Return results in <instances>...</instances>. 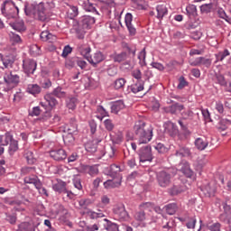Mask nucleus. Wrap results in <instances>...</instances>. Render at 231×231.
<instances>
[{"label":"nucleus","instance_id":"nucleus-1","mask_svg":"<svg viewBox=\"0 0 231 231\" xmlns=\"http://www.w3.org/2000/svg\"><path fill=\"white\" fill-rule=\"evenodd\" d=\"M134 131L139 144L149 143L152 140V128L148 127L143 121H137L134 126Z\"/></svg>","mask_w":231,"mask_h":231},{"label":"nucleus","instance_id":"nucleus-2","mask_svg":"<svg viewBox=\"0 0 231 231\" xmlns=\"http://www.w3.org/2000/svg\"><path fill=\"white\" fill-rule=\"evenodd\" d=\"M196 180V175L194 174H182L179 178V181L173 185V187L170 189V193L171 196H178V194H182L185 192L189 186ZM189 185V186H188Z\"/></svg>","mask_w":231,"mask_h":231},{"label":"nucleus","instance_id":"nucleus-3","mask_svg":"<svg viewBox=\"0 0 231 231\" xmlns=\"http://www.w3.org/2000/svg\"><path fill=\"white\" fill-rule=\"evenodd\" d=\"M1 12L8 21L16 19L19 15V7L12 0H5L1 5Z\"/></svg>","mask_w":231,"mask_h":231},{"label":"nucleus","instance_id":"nucleus-4","mask_svg":"<svg viewBox=\"0 0 231 231\" xmlns=\"http://www.w3.org/2000/svg\"><path fill=\"white\" fill-rule=\"evenodd\" d=\"M33 19L41 21L42 23H48V21H50V16L46 14V7H44L42 3L36 5V12Z\"/></svg>","mask_w":231,"mask_h":231},{"label":"nucleus","instance_id":"nucleus-5","mask_svg":"<svg viewBox=\"0 0 231 231\" xmlns=\"http://www.w3.org/2000/svg\"><path fill=\"white\" fill-rule=\"evenodd\" d=\"M122 185V175L113 174L111 179L104 182L105 189H118Z\"/></svg>","mask_w":231,"mask_h":231},{"label":"nucleus","instance_id":"nucleus-6","mask_svg":"<svg viewBox=\"0 0 231 231\" xmlns=\"http://www.w3.org/2000/svg\"><path fill=\"white\" fill-rule=\"evenodd\" d=\"M140 162H152V150L151 145H146L139 150Z\"/></svg>","mask_w":231,"mask_h":231},{"label":"nucleus","instance_id":"nucleus-7","mask_svg":"<svg viewBox=\"0 0 231 231\" xmlns=\"http://www.w3.org/2000/svg\"><path fill=\"white\" fill-rule=\"evenodd\" d=\"M23 71L30 77V75H33L35 70L37 69V61L34 60H24L23 64Z\"/></svg>","mask_w":231,"mask_h":231},{"label":"nucleus","instance_id":"nucleus-8","mask_svg":"<svg viewBox=\"0 0 231 231\" xmlns=\"http://www.w3.org/2000/svg\"><path fill=\"white\" fill-rule=\"evenodd\" d=\"M104 140V132H100L99 135H97L96 140H93V142H88L85 145V149L88 152H90V154H93L94 152H97V143H100Z\"/></svg>","mask_w":231,"mask_h":231},{"label":"nucleus","instance_id":"nucleus-9","mask_svg":"<svg viewBox=\"0 0 231 231\" xmlns=\"http://www.w3.org/2000/svg\"><path fill=\"white\" fill-rule=\"evenodd\" d=\"M95 23V16L84 15L79 20V24L83 28V30H89Z\"/></svg>","mask_w":231,"mask_h":231},{"label":"nucleus","instance_id":"nucleus-10","mask_svg":"<svg viewBox=\"0 0 231 231\" xmlns=\"http://www.w3.org/2000/svg\"><path fill=\"white\" fill-rule=\"evenodd\" d=\"M50 156L52 160H55V162H62V160H66V158H68V153H66L64 149L60 148L51 150L50 152Z\"/></svg>","mask_w":231,"mask_h":231},{"label":"nucleus","instance_id":"nucleus-11","mask_svg":"<svg viewBox=\"0 0 231 231\" xmlns=\"http://www.w3.org/2000/svg\"><path fill=\"white\" fill-rule=\"evenodd\" d=\"M9 26L18 32V33H24L26 32V25H24V22L23 20L14 19V21L8 22Z\"/></svg>","mask_w":231,"mask_h":231},{"label":"nucleus","instance_id":"nucleus-12","mask_svg":"<svg viewBox=\"0 0 231 231\" xmlns=\"http://www.w3.org/2000/svg\"><path fill=\"white\" fill-rule=\"evenodd\" d=\"M103 60H106V55L102 53V51H97L94 53L93 57H89L88 61L89 64L93 66V68H97L100 62H103Z\"/></svg>","mask_w":231,"mask_h":231},{"label":"nucleus","instance_id":"nucleus-13","mask_svg":"<svg viewBox=\"0 0 231 231\" xmlns=\"http://www.w3.org/2000/svg\"><path fill=\"white\" fill-rule=\"evenodd\" d=\"M175 156H179L180 158H188L189 156H192V152H190V149H189V147L180 145L175 152Z\"/></svg>","mask_w":231,"mask_h":231},{"label":"nucleus","instance_id":"nucleus-14","mask_svg":"<svg viewBox=\"0 0 231 231\" xmlns=\"http://www.w3.org/2000/svg\"><path fill=\"white\" fill-rule=\"evenodd\" d=\"M81 6L86 12H91L92 14H95V15H99L98 11H97V5L91 4L89 0L83 1Z\"/></svg>","mask_w":231,"mask_h":231},{"label":"nucleus","instance_id":"nucleus-15","mask_svg":"<svg viewBox=\"0 0 231 231\" xmlns=\"http://www.w3.org/2000/svg\"><path fill=\"white\" fill-rule=\"evenodd\" d=\"M164 128L165 133H167L170 136H176L178 134V126L171 121L165 124Z\"/></svg>","mask_w":231,"mask_h":231},{"label":"nucleus","instance_id":"nucleus-16","mask_svg":"<svg viewBox=\"0 0 231 231\" xmlns=\"http://www.w3.org/2000/svg\"><path fill=\"white\" fill-rule=\"evenodd\" d=\"M115 214L119 217L120 221H128L129 214L125 210V208L119 207L115 209Z\"/></svg>","mask_w":231,"mask_h":231},{"label":"nucleus","instance_id":"nucleus-17","mask_svg":"<svg viewBox=\"0 0 231 231\" xmlns=\"http://www.w3.org/2000/svg\"><path fill=\"white\" fill-rule=\"evenodd\" d=\"M24 183H27L29 185H34L35 189H39L41 187V180L37 177V175H29L24 178Z\"/></svg>","mask_w":231,"mask_h":231},{"label":"nucleus","instance_id":"nucleus-18","mask_svg":"<svg viewBox=\"0 0 231 231\" xmlns=\"http://www.w3.org/2000/svg\"><path fill=\"white\" fill-rule=\"evenodd\" d=\"M24 14L25 15H27L28 17H35V12H37V5H34L33 4H28L25 3L24 4Z\"/></svg>","mask_w":231,"mask_h":231},{"label":"nucleus","instance_id":"nucleus-19","mask_svg":"<svg viewBox=\"0 0 231 231\" xmlns=\"http://www.w3.org/2000/svg\"><path fill=\"white\" fill-rule=\"evenodd\" d=\"M5 81L6 84H12L13 86H17L20 81L19 75L15 74V72H10L5 78Z\"/></svg>","mask_w":231,"mask_h":231},{"label":"nucleus","instance_id":"nucleus-20","mask_svg":"<svg viewBox=\"0 0 231 231\" xmlns=\"http://www.w3.org/2000/svg\"><path fill=\"white\" fill-rule=\"evenodd\" d=\"M52 189L54 192H58V194H63L66 192L68 189H66V182L62 180H57L56 183L52 185Z\"/></svg>","mask_w":231,"mask_h":231},{"label":"nucleus","instance_id":"nucleus-21","mask_svg":"<svg viewBox=\"0 0 231 231\" xmlns=\"http://www.w3.org/2000/svg\"><path fill=\"white\" fill-rule=\"evenodd\" d=\"M157 180L160 187H167L171 183L170 174H159Z\"/></svg>","mask_w":231,"mask_h":231},{"label":"nucleus","instance_id":"nucleus-22","mask_svg":"<svg viewBox=\"0 0 231 231\" xmlns=\"http://www.w3.org/2000/svg\"><path fill=\"white\" fill-rule=\"evenodd\" d=\"M222 207L224 209V214L220 215V220L226 221V219H230L231 207H230V205H227L226 202H222Z\"/></svg>","mask_w":231,"mask_h":231},{"label":"nucleus","instance_id":"nucleus-23","mask_svg":"<svg viewBox=\"0 0 231 231\" xmlns=\"http://www.w3.org/2000/svg\"><path fill=\"white\" fill-rule=\"evenodd\" d=\"M44 100L48 103L51 109H53V107L59 105V101H57V98H55V96L52 93L46 94L44 96Z\"/></svg>","mask_w":231,"mask_h":231},{"label":"nucleus","instance_id":"nucleus-24","mask_svg":"<svg viewBox=\"0 0 231 231\" xmlns=\"http://www.w3.org/2000/svg\"><path fill=\"white\" fill-rule=\"evenodd\" d=\"M27 93L37 97L42 91V88L38 84H29L26 88Z\"/></svg>","mask_w":231,"mask_h":231},{"label":"nucleus","instance_id":"nucleus-25","mask_svg":"<svg viewBox=\"0 0 231 231\" xmlns=\"http://www.w3.org/2000/svg\"><path fill=\"white\" fill-rule=\"evenodd\" d=\"M80 169L83 174H98V166L97 165H82Z\"/></svg>","mask_w":231,"mask_h":231},{"label":"nucleus","instance_id":"nucleus-26","mask_svg":"<svg viewBox=\"0 0 231 231\" xmlns=\"http://www.w3.org/2000/svg\"><path fill=\"white\" fill-rule=\"evenodd\" d=\"M185 109V106L180 103H174L171 106L167 107V113H171V115H176L177 111L181 113Z\"/></svg>","mask_w":231,"mask_h":231},{"label":"nucleus","instance_id":"nucleus-27","mask_svg":"<svg viewBox=\"0 0 231 231\" xmlns=\"http://www.w3.org/2000/svg\"><path fill=\"white\" fill-rule=\"evenodd\" d=\"M127 80H125V79L124 78H119L117 79H116L114 81V83L112 84V87L114 88V89H116V91H123L125 84H126Z\"/></svg>","mask_w":231,"mask_h":231},{"label":"nucleus","instance_id":"nucleus-28","mask_svg":"<svg viewBox=\"0 0 231 231\" xmlns=\"http://www.w3.org/2000/svg\"><path fill=\"white\" fill-rule=\"evenodd\" d=\"M156 12H157L156 17L160 21H162V19H163V17H165V15H167V14L169 13V10L167 9V6H165L163 5H159L156 6Z\"/></svg>","mask_w":231,"mask_h":231},{"label":"nucleus","instance_id":"nucleus-29","mask_svg":"<svg viewBox=\"0 0 231 231\" xmlns=\"http://www.w3.org/2000/svg\"><path fill=\"white\" fill-rule=\"evenodd\" d=\"M79 51L87 60L91 57V47H89V45H80L79 47Z\"/></svg>","mask_w":231,"mask_h":231},{"label":"nucleus","instance_id":"nucleus-30","mask_svg":"<svg viewBox=\"0 0 231 231\" xmlns=\"http://www.w3.org/2000/svg\"><path fill=\"white\" fill-rule=\"evenodd\" d=\"M195 146L197 149H199V151H205V149L208 147V141H207V139L199 137L195 140Z\"/></svg>","mask_w":231,"mask_h":231},{"label":"nucleus","instance_id":"nucleus-31","mask_svg":"<svg viewBox=\"0 0 231 231\" xmlns=\"http://www.w3.org/2000/svg\"><path fill=\"white\" fill-rule=\"evenodd\" d=\"M67 16L69 19H75L79 15V7L76 5H68Z\"/></svg>","mask_w":231,"mask_h":231},{"label":"nucleus","instance_id":"nucleus-32","mask_svg":"<svg viewBox=\"0 0 231 231\" xmlns=\"http://www.w3.org/2000/svg\"><path fill=\"white\" fill-rule=\"evenodd\" d=\"M203 192L205 196H208V198H212V196L216 195V184H212V183L208 184L204 188Z\"/></svg>","mask_w":231,"mask_h":231},{"label":"nucleus","instance_id":"nucleus-33","mask_svg":"<svg viewBox=\"0 0 231 231\" xmlns=\"http://www.w3.org/2000/svg\"><path fill=\"white\" fill-rule=\"evenodd\" d=\"M213 80H215L217 84H219V86H223L224 88H226V86H228V82L225 79V76H223V74L221 73H215Z\"/></svg>","mask_w":231,"mask_h":231},{"label":"nucleus","instance_id":"nucleus-34","mask_svg":"<svg viewBox=\"0 0 231 231\" xmlns=\"http://www.w3.org/2000/svg\"><path fill=\"white\" fill-rule=\"evenodd\" d=\"M125 105L122 100L116 101L111 106V113H115V115H117L119 111H122V109H125Z\"/></svg>","mask_w":231,"mask_h":231},{"label":"nucleus","instance_id":"nucleus-35","mask_svg":"<svg viewBox=\"0 0 231 231\" xmlns=\"http://www.w3.org/2000/svg\"><path fill=\"white\" fill-rule=\"evenodd\" d=\"M114 62H124V60H127V52L123 51L121 53H115L111 55Z\"/></svg>","mask_w":231,"mask_h":231},{"label":"nucleus","instance_id":"nucleus-36","mask_svg":"<svg viewBox=\"0 0 231 231\" xmlns=\"http://www.w3.org/2000/svg\"><path fill=\"white\" fill-rule=\"evenodd\" d=\"M23 156L27 160V163H29V165H33V163L37 162V159L33 155V152L30 150H25Z\"/></svg>","mask_w":231,"mask_h":231},{"label":"nucleus","instance_id":"nucleus-37","mask_svg":"<svg viewBox=\"0 0 231 231\" xmlns=\"http://www.w3.org/2000/svg\"><path fill=\"white\" fill-rule=\"evenodd\" d=\"M14 140V136L9 133H6L5 135L0 136L1 145H10Z\"/></svg>","mask_w":231,"mask_h":231},{"label":"nucleus","instance_id":"nucleus-38","mask_svg":"<svg viewBox=\"0 0 231 231\" xmlns=\"http://www.w3.org/2000/svg\"><path fill=\"white\" fill-rule=\"evenodd\" d=\"M179 172H181L182 174H191L192 171L190 170V164H189V162L179 164Z\"/></svg>","mask_w":231,"mask_h":231},{"label":"nucleus","instance_id":"nucleus-39","mask_svg":"<svg viewBox=\"0 0 231 231\" xmlns=\"http://www.w3.org/2000/svg\"><path fill=\"white\" fill-rule=\"evenodd\" d=\"M40 121L47 123L46 125H51V112L46 110L43 112V115L40 117Z\"/></svg>","mask_w":231,"mask_h":231},{"label":"nucleus","instance_id":"nucleus-40","mask_svg":"<svg viewBox=\"0 0 231 231\" xmlns=\"http://www.w3.org/2000/svg\"><path fill=\"white\" fill-rule=\"evenodd\" d=\"M77 131H78L77 124L72 123L68 126L67 132L69 133V138H70L71 142L75 141V138H73V134H75V133H77Z\"/></svg>","mask_w":231,"mask_h":231},{"label":"nucleus","instance_id":"nucleus-41","mask_svg":"<svg viewBox=\"0 0 231 231\" xmlns=\"http://www.w3.org/2000/svg\"><path fill=\"white\" fill-rule=\"evenodd\" d=\"M143 81H137L135 84L131 86V91L133 93H140V91H143Z\"/></svg>","mask_w":231,"mask_h":231},{"label":"nucleus","instance_id":"nucleus-42","mask_svg":"<svg viewBox=\"0 0 231 231\" xmlns=\"http://www.w3.org/2000/svg\"><path fill=\"white\" fill-rule=\"evenodd\" d=\"M78 58L77 57H69L65 60V68L68 69H73L75 64H77Z\"/></svg>","mask_w":231,"mask_h":231},{"label":"nucleus","instance_id":"nucleus-43","mask_svg":"<svg viewBox=\"0 0 231 231\" xmlns=\"http://www.w3.org/2000/svg\"><path fill=\"white\" fill-rule=\"evenodd\" d=\"M186 12L189 17H196L198 15V9L195 5H189L186 7Z\"/></svg>","mask_w":231,"mask_h":231},{"label":"nucleus","instance_id":"nucleus-44","mask_svg":"<svg viewBox=\"0 0 231 231\" xmlns=\"http://www.w3.org/2000/svg\"><path fill=\"white\" fill-rule=\"evenodd\" d=\"M79 103V99L77 97H69L66 101L68 109H75L77 107V104Z\"/></svg>","mask_w":231,"mask_h":231},{"label":"nucleus","instance_id":"nucleus-45","mask_svg":"<svg viewBox=\"0 0 231 231\" xmlns=\"http://www.w3.org/2000/svg\"><path fill=\"white\" fill-rule=\"evenodd\" d=\"M10 41L13 44H21V42H23V39H21V35L11 32H10Z\"/></svg>","mask_w":231,"mask_h":231},{"label":"nucleus","instance_id":"nucleus-46","mask_svg":"<svg viewBox=\"0 0 231 231\" xmlns=\"http://www.w3.org/2000/svg\"><path fill=\"white\" fill-rule=\"evenodd\" d=\"M9 154H14L19 151V143L16 140H13L11 143L9 144Z\"/></svg>","mask_w":231,"mask_h":231},{"label":"nucleus","instance_id":"nucleus-47","mask_svg":"<svg viewBox=\"0 0 231 231\" xmlns=\"http://www.w3.org/2000/svg\"><path fill=\"white\" fill-rule=\"evenodd\" d=\"M54 96L57 97V98H65L66 97V92L61 87H57L56 88L53 89L51 92Z\"/></svg>","mask_w":231,"mask_h":231},{"label":"nucleus","instance_id":"nucleus-48","mask_svg":"<svg viewBox=\"0 0 231 231\" xmlns=\"http://www.w3.org/2000/svg\"><path fill=\"white\" fill-rule=\"evenodd\" d=\"M177 209L178 207L174 203L168 204L167 206H165V210L167 214H169L170 216H174V214H176Z\"/></svg>","mask_w":231,"mask_h":231},{"label":"nucleus","instance_id":"nucleus-49","mask_svg":"<svg viewBox=\"0 0 231 231\" xmlns=\"http://www.w3.org/2000/svg\"><path fill=\"white\" fill-rule=\"evenodd\" d=\"M97 111L99 113V115H101L97 116L98 120H104V117L109 116V113L106 111V108H104L102 106H98L97 107Z\"/></svg>","mask_w":231,"mask_h":231},{"label":"nucleus","instance_id":"nucleus-50","mask_svg":"<svg viewBox=\"0 0 231 231\" xmlns=\"http://www.w3.org/2000/svg\"><path fill=\"white\" fill-rule=\"evenodd\" d=\"M231 125V121L228 119H221L219 121V126L218 129H220V131H226V129H228V126Z\"/></svg>","mask_w":231,"mask_h":231},{"label":"nucleus","instance_id":"nucleus-51","mask_svg":"<svg viewBox=\"0 0 231 231\" xmlns=\"http://www.w3.org/2000/svg\"><path fill=\"white\" fill-rule=\"evenodd\" d=\"M2 62H3V65L5 66V68H10V66H12V64H14V58H12L10 56H5V57H3Z\"/></svg>","mask_w":231,"mask_h":231},{"label":"nucleus","instance_id":"nucleus-52","mask_svg":"<svg viewBox=\"0 0 231 231\" xmlns=\"http://www.w3.org/2000/svg\"><path fill=\"white\" fill-rule=\"evenodd\" d=\"M214 5L213 4H204L200 6L201 14H210L212 12Z\"/></svg>","mask_w":231,"mask_h":231},{"label":"nucleus","instance_id":"nucleus-53","mask_svg":"<svg viewBox=\"0 0 231 231\" xmlns=\"http://www.w3.org/2000/svg\"><path fill=\"white\" fill-rule=\"evenodd\" d=\"M217 14L218 15V17H220V19H224L226 21V23H231V19L228 18V15H226V13L225 12V10L223 8H217Z\"/></svg>","mask_w":231,"mask_h":231},{"label":"nucleus","instance_id":"nucleus-54","mask_svg":"<svg viewBox=\"0 0 231 231\" xmlns=\"http://www.w3.org/2000/svg\"><path fill=\"white\" fill-rule=\"evenodd\" d=\"M18 231H33V227L28 223L24 222L19 225Z\"/></svg>","mask_w":231,"mask_h":231},{"label":"nucleus","instance_id":"nucleus-55","mask_svg":"<svg viewBox=\"0 0 231 231\" xmlns=\"http://www.w3.org/2000/svg\"><path fill=\"white\" fill-rule=\"evenodd\" d=\"M156 151H158L159 154H165L166 152H169V148L165 147L163 143H158L155 146Z\"/></svg>","mask_w":231,"mask_h":231},{"label":"nucleus","instance_id":"nucleus-56","mask_svg":"<svg viewBox=\"0 0 231 231\" xmlns=\"http://www.w3.org/2000/svg\"><path fill=\"white\" fill-rule=\"evenodd\" d=\"M88 216L90 219H98V217H104V213H98L95 211H88Z\"/></svg>","mask_w":231,"mask_h":231},{"label":"nucleus","instance_id":"nucleus-57","mask_svg":"<svg viewBox=\"0 0 231 231\" xmlns=\"http://www.w3.org/2000/svg\"><path fill=\"white\" fill-rule=\"evenodd\" d=\"M104 125L106 131H113V129H115V124H113V120L111 119H106L104 121Z\"/></svg>","mask_w":231,"mask_h":231},{"label":"nucleus","instance_id":"nucleus-58","mask_svg":"<svg viewBox=\"0 0 231 231\" xmlns=\"http://www.w3.org/2000/svg\"><path fill=\"white\" fill-rule=\"evenodd\" d=\"M30 52L32 57H37L38 55H41V48L37 45H32L31 46Z\"/></svg>","mask_w":231,"mask_h":231},{"label":"nucleus","instance_id":"nucleus-59","mask_svg":"<svg viewBox=\"0 0 231 231\" xmlns=\"http://www.w3.org/2000/svg\"><path fill=\"white\" fill-rule=\"evenodd\" d=\"M42 109L41 108V106H34L32 107V110L31 112H29V116H39L41 115V113H42Z\"/></svg>","mask_w":231,"mask_h":231},{"label":"nucleus","instance_id":"nucleus-60","mask_svg":"<svg viewBox=\"0 0 231 231\" xmlns=\"http://www.w3.org/2000/svg\"><path fill=\"white\" fill-rule=\"evenodd\" d=\"M145 211H138V212H136L135 214H134V219L136 220V221H140V222H142V221H145Z\"/></svg>","mask_w":231,"mask_h":231},{"label":"nucleus","instance_id":"nucleus-61","mask_svg":"<svg viewBox=\"0 0 231 231\" xmlns=\"http://www.w3.org/2000/svg\"><path fill=\"white\" fill-rule=\"evenodd\" d=\"M181 115L184 120H192V118H194V112L191 110L184 111L181 113Z\"/></svg>","mask_w":231,"mask_h":231},{"label":"nucleus","instance_id":"nucleus-62","mask_svg":"<svg viewBox=\"0 0 231 231\" xmlns=\"http://www.w3.org/2000/svg\"><path fill=\"white\" fill-rule=\"evenodd\" d=\"M152 203L146 202L140 205L141 210L143 212V210H148L149 212H152Z\"/></svg>","mask_w":231,"mask_h":231},{"label":"nucleus","instance_id":"nucleus-63","mask_svg":"<svg viewBox=\"0 0 231 231\" xmlns=\"http://www.w3.org/2000/svg\"><path fill=\"white\" fill-rule=\"evenodd\" d=\"M132 77H134V79H136L137 82L143 81L142 71L139 69H135L132 71Z\"/></svg>","mask_w":231,"mask_h":231},{"label":"nucleus","instance_id":"nucleus-64","mask_svg":"<svg viewBox=\"0 0 231 231\" xmlns=\"http://www.w3.org/2000/svg\"><path fill=\"white\" fill-rule=\"evenodd\" d=\"M100 223H102V219L97 220V224H94L92 226L88 227V231L104 230V227L100 226Z\"/></svg>","mask_w":231,"mask_h":231}]
</instances>
